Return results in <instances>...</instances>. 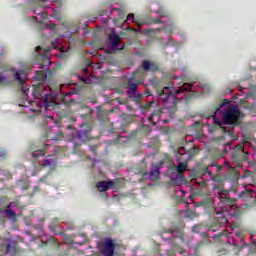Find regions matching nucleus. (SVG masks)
Listing matches in <instances>:
<instances>
[{"label":"nucleus","instance_id":"nucleus-1","mask_svg":"<svg viewBox=\"0 0 256 256\" xmlns=\"http://www.w3.org/2000/svg\"><path fill=\"white\" fill-rule=\"evenodd\" d=\"M191 89H193V84L185 83L179 89L173 86H166L156 90L158 99L161 101L164 109L168 111L169 117H174L175 113H177V96L179 93H183V91H191Z\"/></svg>","mask_w":256,"mask_h":256},{"label":"nucleus","instance_id":"nucleus-2","mask_svg":"<svg viewBox=\"0 0 256 256\" xmlns=\"http://www.w3.org/2000/svg\"><path fill=\"white\" fill-rule=\"evenodd\" d=\"M47 149H49V145L47 144L32 145L30 147L31 161H33V163L40 165V167L50 168V171L46 175L41 177L38 180V183H47V179H49V175H51V171H55V162H53V160H47V159H44L43 161L40 160L41 157H45V152L47 151Z\"/></svg>","mask_w":256,"mask_h":256},{"label":"nucleus","instance_id":"nucleus-3","mask_svg":"<svg viewBox=\"0 0 256 256\" xmlns=\"http://www.w3.org/2000/svg\"><path fill=\"white\" fill-rule=\"evenodd\" d=\"M217 111H219V107L215 110L213 114V122L214 125H217L220 129H222L223 133H227V127L223 125H239L240 117H245L244 113H241L239 110V106H230L223 113V122L217 121Z\"/></svg>","mask_w":256,"mask_h":256},{"label":"nucleus","instance_id":"nucleus-4","mask_svg":"<svg viewBox=\"0 0 256 256\" xmlns=\"http://www.w3.org/2000/svg\"><path fill=\"white\" fill-rule=\"evenodd\" d=\"M214 189L219 190L218 199L221 203H223V205L229 207L227 208L229 210V214L232 217H239L241 215V209L237 207V205L235 204V199L231 198V196L229 195V191L223 189L221 185L215 186Z\"/></svg>","mask_w":256,"mask_h":256},{"label":"nucleus","instance_id":"nucleus-5","mask_svg":"<svg viewBox=\"0 0 256 256\" xmlns=\"http://www.w3.org/2000/svg\"><path fill=\"white\" fill-rule=\"evenodd\" d=\"M147 74L143 70H136L130 78L124 84L125 89H127L128 97H135V93H137V89H139V85L143 83V80Z\"/></svg>","mask_w":256,"mask_h":256},{"label":"nucleus","instance_id":"nucleus-6","mask_svg":"<svg viewBox=\"0 0 256 256\" xmlns=\"http://www.w3.org/2000/svg\"><path fill=\"white\" fill-rule=\"evenodd\" d=\"M230 159L235 163V167H237V169H241V167H243L242 163H245L248 159L244 144H238L234 147V150L230 154Z\"/></svg>","mask_w":256,"mask_h":256},{"label":"nucleus","instance_id":"nucleus-7","mask_svg":"<svg viewBox=\"0 0 256 256\" xmlns=\"http://www.w3.org/2000/svg\"><path fill=\"white\" fill-rule=\"evenodd\" d=\"M35 81H40L39 84L34 85L32 95L34 99H38L42 93V90L45 89L44 81H47V73L43 71H36L34 76Z\"/></svg>","mask_w":256,"mask_h":256},{"label":"nucleus","instance_id":"nucleus-8","mask_svg":"<svg viewBox=\"0 0 256 256\" xmlns=\"http://www.w3.org/2000/svg\"><path fill=\"white\" fill-rule=\"evenodd\" d=\"M194 207H202L208 215H217V209L215 208V200L211 197L202 199L194 204Z\"/></svg>","mask_w":256,"mask_h":256},{"label":"nucleus","instance_id":"nucleus-9","mask_svg":"<svg viewBox=\"0 0 256 256\" xmlns=\"http://www.w3.org/2000/svg\"><path fill=\"white\" fill-rule=\"evenodd\" d=\"M0 253L15 256L19 253V244L14 240L8 241L7 244H0Z\"/></svg>","mask_w":256,"mask_h":256},{"label":"nucleus","instance_id":"nucleus-10","mask_svg":"<svg viewBox=\"0 0 256 256\" xmlns=\"http://www.w3.org/2000/svg\"><path fill=\"white\" fill-rule=\"evenodd\" d=\"M21 75H25V72L23 70H19V71L15 72L14 79L20 85H22V87H21L22 99L24 101H27L29 99V88H27V87L23 88V85H25V79L21 78Z\"/></svg>","mask_w":256,"mask_h":256},{"label":"nucleus","instance_id":"nucleus-11","mask_svg":"<svg viewBox=\"0 0 256 256\" xmlns=\"http://www.w3.org/2000/svg\"><path fill=\"white\" fill-rule=\"evenodd\" d=\"M97 191H99L100 193H105V197H109V194L107 193V191H109V189H113V187H115V181L113 180H108V181H99L96 183L95 185Z\"/></svg>","mask_w":256,"mask_h":256},{"label":"nucleus","instance_id":"nucleus-12","mask_svg":"<svg viewBox=\"0 0 256 256\" xmlns=\"http://www.w3.org/2000/svg\"><path fill=\"white\" fill-rule=\"evenodd\" d=\"M91 131H93V128L89 125H87L85 129L78 130L76 133L77 139L82 143L91 141Z\"/></svg>","mask_w":256,"mask_h":256},{"label":"nucleus","instance_id":"nucleus-13","mask_svg":"<svg viewBox=\"0 0 256 256\" xmlns=\"http://www.w3.org/2000/svg\"><path fill=\"white\" fill-rule=\"evenodd\" d=\"M213 239L216 243H224V245H231V240L225 242V239H229V230L224 229L222 232L215 234Z\"/></svg>","mask_w":256,"mask_h":256},{"label":"nucleus","instance_id":"nucleus-14","mask_svg":"<svg viewBox=\"0 0 256 256\" xmlns=\"http://www.w3.org/2000/svg\"><path fill=\"white\" fill-rule=\"evenodd\" d=\"M138 71H151L152 73H155L156 71H159V64L153 61L144 60L142 62V69H138Z\"/></svg>","mask_w":256,"mask_h":256},{"label":"nucleus","instance_id":"nucleus-15","mask_svg":"<svg viewBox=\"0 0 256 256\" xmlns=\"http://www.w3.org/2000/svg\"><path fill=\"white\" fill-rule=\"evenodd\" d=\"M104 256H113L115 255V243H113V240L108 239L104 243L103 248Z\"/></svg>","mask_w":256,"mask_h":256},{"label":"nucleus","instance_id":"nucleus-16","mask_svg":"<svg viewBox=\"0 0 256 256\" xmlns=\"http://www.w3.org/2000/svg\"><path fill=\"white\" fill-rule=\"evenodd\" d=\"M52 132L53 130H51V128H46V135L44 136V139H46L47 141H61V139H63V132L60 131L56 133L55 136H51Z\"/></svg>","mask_w":256,"mask_h":256},{"label":"nucleus","instance_id":"nucleus-17","mask_svg":"<svg viewBox=\"0 0 256 256\" xmlns=\"http://www.w3.org/2000/svg\"><path fill=\"white\" fill-rule=\"evenodd\" d=\"M161 115H163V111H161L159 108L152 112L149 117V121L152 123V125H157V123L161 121Z\"/></svg>","mask_w":256,"mask_h":256},{"label":"nucleus","instance_id":"nucleus-18","mask_svg":"<svg viewBox=\"0 0 256 256\" xmlns=\"http://www.w3.org/2000/svg\"><path fill=\"white\" fill-rule=\"evenodd\" d=\"M43 105L45 109L48 107H55V97L52 94H45L43 97Z\"/></svg>","mask_w":256,"mask_h":256},{"label":"nucleus","instance_id":"nucleus-19","mask_svg":"<svg viewBox=\"0 0 256 256\" xmlns=\"http://www.w3.org/2000/svg\"><path fill=\"white\" fill-rule=\"evenodd\" d=\"M176 160L178 161V165L176 166V172L178 173V175H181L185 172V169H187V164L182 162L185 161V158L176 157Z\"/></svg>","mask_w":256,"mask_h":256},{"label":"nucleus","instance_id":"nucleus-20","mask_svg":"<svg viewBox=\"0 0 256 256\" xmlns=\"http://www.w3.org/2000/svg\"><path fill=\"white\" fill-rule=\"evenodd\" d=\"M108 39L110 40V43L114 49H117L119 47V43L121 42V37L115 33L109 34Z\"/></svg>","mask_w":256,"mask_h":256},{"label":"nucleus","instance_id":"nucleus-21","mask_svg":"<svg viewBox=\"0 0 256 256\" xmlns=\"http://www.w3.org/2000/svg\"><path fill=\"white\" fill-rule=\"evenodd\" d=\"M185 155H187V158H183L185 157ZM177 157H180V159H191V157H193L192 153L190 150H187V148L185 147H180L178 148V155Z\"/></svg>","mask_w":256,"mask_h":256},{"label":"nucleus","instance_id":"nucleus-22","mask_svg":"<svg viewBox=\"0 0 256 256\" xmlns=\"http://www.w3.org/2000/svg\"><path fill=\"white\" fill-rule=\"evenodd\" d=\"M220 229H221V223L219 222V219H215L214 224L208 227V231H212V233H217V231H220Z\"/></svg>","mask_w":256,"mask_h":256},{"label":"nucleus","instance_id":"nucleus-23","mask_svg":"<svg viewBox=\"0 0 256 256\" xmlns=\"http://www.w3.org/2000/svg\"><path fill=\"white\" fill-rule=\"evenodd\" d=\"M159 169V166H155V169L150 171V181H157L159 179Z\"/></svg>","mask_w":256,"mask_h":256},{"label":"nucleus","instance_id":"nucleus-24","mask_svg":"<svg viewBox=\"0 0 256 256\" xmlns=\"http://www.w3.org/2000/svg\"><path fill=\"white\" fill-rule=\"evenodd\" d=\"M235 235H236L237 239H239V241H241L243 243L242 247H247V243H245V236H243V231L237 230L235 232Z\"/></svg>","mask_w":256,"mask_h":256},{"label":"nucleus","instance_id":"nucleus-25","mask_svg":"<svg viewBox=\"0 0 256 256\" xmlns=\"http://www.w3.org/2000/svg\"><path fill=\"white\" fill-rule=\"evenodd\" d=\"M202 173H207L209 175V177H211L212 181H217V176L213 175V173H211V171H209V166H204L202 168Z\"/></svg>","mask_w":256,"mask_h":256},{"label":"nucleus","instance_id":"nucleus-26","mask_svg":"<svg viewBox=\"0 0 256 256\" xmlns=\"http://www.w3.org/2000/svg\"><path fill=\"white\" fill-rule=\"evenodd\" d=\"M58 225L59 220L57 218L52 219L51 224L49 225V229L52 231V233H55V229H57Z\"/></svg>","mask_w":256,"mask_h":256},{"label":"nucleus","instance_id":"nucleus-27","mask_svg":"<svg viewBox=\"0 0 256 256\" xmlns=\"http://www.w3.org/2000/svg\"><path fill=\"white\" fill-rule=\"evenodd\" d=\"M242 199H247L248 197H253V190H245L240 193Z\"/></svg>","mask_w":256,"mask_h":256},{"label":"nucleus","instance_id":"nucleus-28","mask_svg":"<svg viewBox=\"0 0 256 256\" xmlns=\"http://www.w3.org/2000/svg\"><path fill=\"white\" fill-rule=\"evenodd\" d=\"M55 235H60V237H63V241H65V243H71V236L65 234L64 232L55 233Z\"/></svg>","mask_w":256,"mask_h":256},{"label":"nucleus","instance_id":"nucleus-29","mask_svg":"<svg viewBox=\"0 0 256 256\" xmlns=\"http://www.w3.org/2000/svg\"><path fill=\"white\" fill-rule=\"evenodd\" d=\"M183 229H185V224L183 222H181L180 227L179 228L174 227L171 230V233H180V234H182L183 233Z\"/></svg>","mask_w":256,"mask_h":256},{"label":"nucleus","instance_id":"nucleus-30","mask_svg":"<svg viewBox=\"0 0 256 256\" xmlns=\"http://www.w3.org/2000/svg\"><path fill=\"white\" fill-rule=\"evenodd\" d=\"M185 217H187V219H195L199 217V214L193 211H187Z\"/></svg>","mask_w":256,"mask_h":256},{"label":"nucleus","instance_id":"nucleus-31","mask_svg":"<svg viewBox=\"0 0 256 256\" xmlns=\"http://www.w3.org/2000/svg\"><path fill=\"white\" fill-rule=\"evenodd\" d=\"M242 139L243 143H251V141H253V136H250L249 134H243Z\"/></svg>","mask_w":256,"mask_h":256},{"label":"nucleus","instance_id":"nucleus-32","mask_svg":"<svg viewBox=\"0 0 256 256\" xmlns=\"http://www.w3.org/2000/svg\"><path fill=\"white\" fill-rule=\"evenodd\" d=\"M155 13L160 17H167V11H165L163 8L156 10Z\"/></svg>","mask_w":256,"mask_h":256},{"label":"nucleus","instance_id":"nucleus-33","mask_svg":"<svg viewBox=\"0 0 256 256\" xmlns=\"http://www.w3.org/2000/svg\"><path fill=\"white\" fill-rule=\"evenodd\" d=\"M203 229V226L202 225H195L192 227V233H201V230Z\"/></svg>","mask_w":256,"mask_h":256},{"label":"nucleus","instance_id":"nucleus-34","mask_svg":"<svg viewBox=\"0 0 256 256\" xmlns=\"http://www.w3.org/2000/svg\"><path fill=\"white\" fill-rule=\"evenodd\" d=\"M131 17H132L133 23H137L138 27H141V25H143V23L137 22V19H135V15L134 14H128L127 21H129V19H131Z\"/></svg>","mask_w":256,"mask_h":256},{"label":"nucleus","instance_id":"nucleus-35","mask_svg":"<svg viewBox=\"0 0 256 256\" xmlns=\"http://www.w3.org/2000/svg\"><path fill=\"white\" fill-rule=\"evenodd\" d=\"M6 215L7 217H11V219H15L17 217V214H15L11 209L6 210Z\"/></svg>","mask_w":256,"mask_h":256},{"label":"nucleus","instance_id":"nucleus-36","mask_svg":"<svg viewBox=\"0 0 256 256\" xmlns=\"http://www.w3.org/2000/svg\"><path fill=\"white\" fill-rule=\"evenodd\" d=\"M154 142V144H153ZM151 147H154V149H157V147H159L160 142L158 138H154L152 142H150Z\"/></svg>","mask_w":256,"mask_h":256},{"label":"nucleus","instance_id":"nucleus-37","mask_svg":"<svg viewBox=\"0 0 256 256\" xmlns=\"http://www.w3.org/2000/svg\"><path fill=\"white\" fill-rule=\"evenodd\" d=\"M200 235L202 238H204L205 243H209L210 239H209V233L207 232H200Z\"/></svg>","mask_w":256,"mask_h":256},{"label":"nucleus","instance_id":"nucleus-38","mask_svg":"<svg viewBox=\"0 0 256 256\" xmlns=\"http://www.w3.org/2000/svg\"><path fill=\"white\" fill-rule=\"evenodd\" d=\"M138 174L143 176L149 175V172L147 171V166H144L143 169L139 170Z\"/></svg>","mask_w":256,"mask_h":256},{"label":"nucleus","instance_id":"nucleus-39","mask_svg":"<svg viewBox=\"0 0 256 256\" xmlns=\"http://www.w3.org/2000/svg\"><path fill=\"white\" fill-rule=\"evenodd\" d=\"M159 23H163V20L155 18V19H151L148 25L159 24Z\"/></svg>","mask_w":256,"mask_h":256},{"label":"nucleus","instance_id":"nucleus-40","mask_svg":"<svg viewBox=\"0 0 256 256\" xmlns=\"http://www.w3.org/2000/svg\"><path fill=\"white\" fill-rule=\"evenodd\" d=\"M153 105H155V102H148L147 104L142 106V109L149 110L153 107Z\"/></svg>","mask_w":256,"mask_h":256},{"label":"nucleus","instance_id":"nucleus-41","mask_svg":"<svg viewBox=\"0 0 256 256\" xmlns=\"http://www.w3.org/2000/svg\"><path fill=\"white\" fill-rule=\"evenodd\" d=\"M39 191H41V188L39 186H34L30 196L33 197L36 193H39Z\"/></svg>","mask_w":256,"mask_h":256},{"label":"nucleus","instance_id":"nucleus-42","mask_svg":"<svg viewBox=\"0 0 256 256\" xmlns=\"http://www.w3.org/2000/svg\"><path fill=\"white\" fill-rule=\"evenodd\" d=\"M31 187V183L29 182H24V185L21 186L22 191H27Z\"/></svg>","mask_w":256,"mask_h":256},{"label":"nucleus","instance_id":"nucleus-43","mask_svg":"<svg viewBox=\"0 0 256 256\" xmlns=\"http://www.w3.org/2000/svg\"><path fill=\"white\" fill-rule=\"evenodd\" d=\"M210 167H216L217 173H219L221 171V166L217 165V162L211 163Z\"/></svg>","mask_w":256,"mask_h":256},{"label":"nucleus","instance_id":"nucleus-44","mask_svg":"<svg viewBox=\"0 0 256 256\" xmlns=\"http://www.w3.org/2000/svg\"><path fill=\"white\" fill-rule=\"evenodd\" d=\"M90 151L93 155H97V146H90Z\"/></svg>","mask_w":256,"mask_h":256},{"label":"nucleus","instance_id":"nucleus-45","mask_svg":"<svg viewBox=\"0 0 256 256\" xmlns=\"http://www.w3.org/2000/svg\"><path fill=\"white\" fill-rule=\"evenodd\" d=\"M118 15L121 19H125V11L124 10H119Z\"/></svg>","mask_w":256,"mask_h":256},{"label":"nucleus","instance_id":"nucleus-46","mask_svg":"<svg viewBox=\"0 0 256 256\" xmlns=\"http://www.w3.org/2000/svg\"><path fill=\"white\" fill-rule=\"evenodd\" d=\"M232 241H233V246L236 248V249H240L241 246H239V244L235 243L234 239L232 238Z\"/></svg>","mask_w":256,"mask_h":256},{"label":"nucleus","instance_id":"nucleus-47","mask_svg":"<svg viewBox=\"0 0 256 256\" xmlns=\"http://www.w3.org/2000/svg\"><path fill=\"white\" fill-rule=\"evenodd\" d=\"M230 229H232V231H235V229H237V224H232L230 226Z\"/></svg>","mask_w":256,"mask_h":256},{"label":"nucleus","instance_id":"nucleus-48","mask_svg":"<svg viewBox=\"0 0 256 256\" xmlns=\"http://www.w3.org/2000/svg\"><path fill=\"white\" fill-rule=\"evenodd\" d=\"M200 187H207V182H205V181L201 182Z\"/></svg>","mask_w":256,"mask_h":256},{"label":"nucleus","instance_id":"nucleus-49","mask_svg":"<svg viewBox=\"0 0 256 256\" xmlns=\"http://www.w3.org/2000/svg\"><path fill=\"white\" fill-rule=\"evenodd\" d=\"M34 13H35L36 15H42V17H43V12H37V10H35Z\"/></svg>","mask_w":256,"mask_h":256},{"label":"nucleus","instance_id":"nucleus-50","mask_svg":"<svg viewBox=\"0 0 256 256\" xmlns=\"http://www.w3.org/2000/svg\"><path fill=\"white\" fill-rule=\"evenodd\" d=\"M143 129H146V131H151V129L149 128V126H143Z\"/></svg>","mask_w":256,"mask_h":256},{"label":"nucleus","instance_id":"nucleus-51","mask_svg":"<svg viewBox=\"0 0 256 256\" xmlns=\"http://www.w3.org/2000/svg\"><path fill=\"white\" fill-rule=\"evenodd\" d=\"M39 69H45L44 64H40Z\"/></svg>","mask_w":256,"mask_h":256},{"label":"nucleus","instance_id":"nucleus-52","mask_svg":"<svg viewBox=\"0 0 256 256\" xmlns=\"http://www.w3.org/2000/svg\"><path fill=\"white\" fill-rule=\"evenodd\" d=\"M145 94H146L147 96H149V95H151V91L147 90V91L145 92Z\"/></svg>","mask_w":256,"mask_h":256},{"label":"nucleus","instance_id":"nucleus-53","mask_svg":"<svg viewBox=\"0 0 256 256\" xmlns=\"http://www.w3.org/2000/svg\"><path fill=\"white\" fill-rule=\"evenodd\" d=\"M67 129L71 130V129H73V126L68 125V126H67Z\"/></svg>","mask_w":256,"mask_h":256},{"label":"nucleus","instance_id":"nucleus-54","mask_svg":"<svg viewBox=\"0 0 256 256\" xmlns=\"http://www.w3.org/2000/svg\"><path fill=\"white\" fill-rule=\"evenodd\" d=\"M207 87H209V86H207V85L203 86V91H205L207 89Z\"/></svg>","mask_w":256,"mask_h":256},{"label":"nucleus","instance_id":"nucleus-55","mask_svg":"<svg viewBox=\"0 0 256 256\" xmlns=\"http://www.w3.org/2000/svg\"><path fill=\"white\" fill-rule=\"evenodd\" d=\"M54 151L58 152L59 151V147L54 148Z\"/></svg>","mask_w":256,"mask_h":256},{"label":"nucleus","instance_id":"nucleus-56","mask_svg":"<svg viewBox=\"0 0 256 256\" xmlns=\"http://www.w3.org/2000/svg\"><path fill=\"white\" fill-rule=\"evenodd\" d=\"M52 241H57V238H55V237H52Z\"/></svg>","mask_w":256,"mask_h":256},{"label":"nucleus","instance_id":"nucleus-57","mask_svg":"<svg viewBox=\"0 0 256 256\" xmlns=\"http://www.w3.org/2000/svg\"><path fill=\"white\" fill-rule=\"evenodd\" d=\"M2 81H3V78H2V77H0V83H2Z\"/></svg>","mask_w":256,"mask_h":256},{"label":"nucleus","instance_id":"nucleus-58","mask_svg":"<svg viewBox=\"0 0 256 256\" xmlns=\"http://www.w3.org/2000/svg\"><path fill=\"white\" fill-rule=\"evenodd\" d=\"M127 29H128V31H131V27H128Z\"/></svg>","mask_w":256,"mask_h":256},{"label":"nucleus","instance_id":"nucleus-59","mask_svg":"<svg viewBox=\"0 0 256 256\" xmlns=\"http://www.w3.org/2000/svg\"><path fill=\"white\" fill-rule=\"evenodd\" d=\"M75 147H79V144H75Z\"/></svg>","mask_w":256,"mask_h":256},{"label":"nucleus","instance_id":"nucleus-60","mask_svg":"<svg viewBox=\"0 0 256 256\" xmlns=\"http://www.w3.org/2000/svg\"><path fill=\"white\" fill-rule=\"evenodd\" d=\"M37 49H41V46H38Z\"/></svg>","mask_w":256,"mask_h":256},{"label":"nucleus","instance_id":"nucleus-61","mask_svg":"<svg viewBox=\"0 0 256 256\" xmlns=\"http://www.w3.org/2000/svg\"><path fill=\"white\" fill-rule=\"evenodd\" d=\"M184 99H187V96H184Z\"/></svg>","mask_w":256,"mask_h":256}]
</instances>
